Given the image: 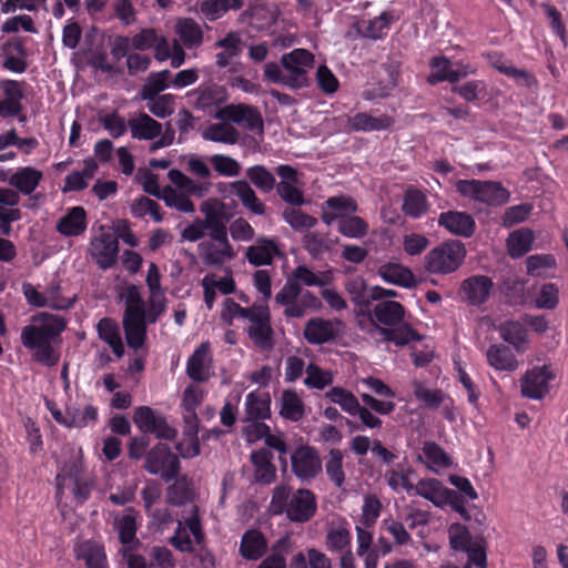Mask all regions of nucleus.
<instances>
[{"label": "nucleus", "mask_w": 568, "mask_h": 568, "mask_svg": "<svg viewBox=\"0 0 568 568\" xmlns=\"http://www.w3.org/2000/svg\"><path fill=\"white\" fill-rule=\"evenodd\" d=\"M24 81L13 79L0 80V90L3 98L0 100V116L2 119L14 118L23 111L22 100L24 99Z\"/></svg>", "instance_id": "13"}, {"label": "nucleus", "mask_w": 568, "mask_h": 568, "mask_svg": "<svg viewBox=\"0 0 568 568\" xmlns=\"http://www.w3.org/2000/svg\"><path fill=\"white\" fill-rule=\"evenodd\" d=\"M281 255L277 242L274 239L260 237L255 245L247 247L246 258L254 266L270 265L275 256Z\"/></svg>", "instance_id": "27"}, {"label": "nucleus", "mask_w": 568, "mask_h": 568, "mask_svg": "<svg viewBox=\"0 0 568 568\" xmlns=\"http://www.w3.org/2000/svg\"><path fill=\"white\" fill-rule=\"evenodd\" d=\"M395 123L393 116L388 114H379L377 116L367 112H358L353 116H348L347 126L349 131L355 132H373L388 130Z\"/></svg>", "instance_id": "22"}, {"label": "nucleus", "mask_w": 568, "mask_h": 568, "mask_svg": "<svg viewBox=\"0 0 568 568\" xmlns=\"http://www.w3.org/2000/svg\"><path fill=\"white\" fill-rule=\"evenodd\" d=\"M128 125L132 138L136 140H154L162 133V124L144 112L130 119Z\"/></svg>", "instance_id": "31"}, {"label": "nucleus", "mask_w": 568, "mask_h": 568, "mask_svg": "<svg viewBox=\"0 0 568 568\" xmlns=\"http://www.w3.org/2000/svg\"><path fill=\"white\" fill-rule=\"evenodd\" d=\"M325 397L329 402L339 405L344 412L352 416H356V412H358L361 406L357 397L352 392L339 386L331 388L325 394Z\"/></svg>", "instance_id": "52"}, {"label": "nucleus", "mask_w": 568, "mask_h": 568, "mask_svg": "<svg viewBox=\"0 0 568 568\" xmlns=\"http://www.w3.org/2000/svg\"><path fill=\"white\" fill-rule=\"evenodd\" d=\"M132 419L141 433L153 434L159 439L173 440L178 435L176 429L168 424L165 416L150 406L136 407Z\"/></svg>", "instance_id": "8"}, {"label": "nucleus", "mask_w": 568, "mask_h": 568, "mask_svg": "<svg viewBox=\"0 0 568 568\" xmlns=\"http://www.w3.org/2000/svg\"><path fill=\"white\" fill-rule=\"evenodd\" d=\"M246 420H264L271 416V397L268 394L251 392L245 397Z\"/></svg>", "instance_id": "38"}, {"label": "nucleus", "mask_w": 568, "mask_h": 568, "mask_svg": "<svg viewBox=\"0 0 568 568\" xmlns=\"http://www.w3.org/2000/svg\"><path fill=\"white\" fill-rule=\"evenodd\" d=\"M455 186L462 196L488 206H501L510 197V192L497 181L458 180Z\"/></svg>", "instance_id": "4"}, {"label": "nucleus", "mask_w": 568, "mask_h": 568, "mask_svg": "<svg viewBox=\"0 0 568 568\" xmlns=\"http://www.w3.org/2000/svg\"><path fill=\"white\" fill-rule=\"evenodd\" d=\"M337 230L345 237L362 239L368 233V224L364 219L349 214L338 221Z\"/></svg>", "instance_id": "57"}, {"label": "nucleus", "mask_w": 568, "mask_h": 568, "mask_svg": "<svg viewBox=\"0 0 568 568\" xmlns=\"http://www.w3.org/2000/svg\"><path fill=\"white\" fill-rule=\"evenodd\" d=\"M280 415L291 422H300L305 416V404L294 389H284L280 397Z\"/></svg>", "instance_id": "36"}, {"label": "nucleus", "mask_w": 568, "mask_h": 568, "mask_svg": "<svg viewBox=\"0 0 568 568\" xmlns=\"http://www.w3.org/2000/svg\"><path fill=\"white\" fill-rule=\"evenodd\" d=\"M214 118L223 122L244 123L245 128L250 131L258 130L263 132V119L261 113L257 109L243 103L227 104L220 108L215 112Z\"/></svg>", "instance_id": "11"}, {"label": "nucleus", "mask_w": 568, "mask_h": 568, "mask_svg": "<svg viewBox=\"0 0 568 568\" xmlns=\"http://www.w3.org/2000/svg\"><path fill=\"white\" fill-rule=\"evenodd\" d=\"M275 174L280 181H276L274 190L278 197L290 206H302L307 203L304 197V182L300 179V171L290 164H278L275 166Z\"/></svg>", "instance_id": "6"}, {"label": "nucleus", "mask_w": 568, "mask_h": 568, "mask_svg": "<svg viewBox=\"0 0 568 568\" xmlns=\"http://www.w3.org/2000/svg\"><path fill=\"white\" fill-rule=\"evenodd\" d=\"M172 73L170 70L153 72L148 77L146 83L141 89V99H153L160 95V92L170 87Z\"/></svg>", "instance_id": "50"}, {"label": "nucleus", "mask_w": 568, "mask_h": 568, "mask_svg": "<svg viewBox=\"0 0 568 568\" xmlns=\"http://www.w3.org/2000/svg\"><path fill=\"white\" fill-rule=\"evenodd\" d=\"M432 73L428 75L429 84H437L439 82L448 81L450 83L456 82L454 69L452 68L450 60L445 55L434 57L429 62Z\"/></svg>", "instance_id": "49"}, {"label": "nucleus", "mask_w": 568, "mask_h": 568, "mask_svg": "<svg viewBox=\"0 0 568 568\" xmlns=\"http://www.w3.org/2000/svg\"><path fill=\"white\" fill-rule=\"evenodd\" d=\"M203 138L213 142L235 144L240 139V132L230 123H214L206 129Z\"/></svg>", "instance_id": "51"}, {"label": "nucleus", "mask_w": 568, "mask_h": 568, "mask_svg": "<svg viewBox=\"0 0 568 568\" xmlns=\"http://www.w3.org/2000/svg\"><path fill=\"white\" fill-rule=\"evenodd\" d=\"M285 70L287 87L301 89L307 85V69L313 67L314 55L306 49H294L281 59Z\"/></svg>", "instance_id": "7"}, {"label": "nucleus", "mask_w": 568, "mask_h": 568, "mask_svg": "<svg viewBox=\"0 0 568 568\" xmlns=\"http://www.w3.org/2000/svg\"><path fill=\"white\" fill-rule=\"evenodd\" d=\"M484 57L491 68L497 70L499 73L514 79L517 84L526 88H532L538 84V80L532 73L509 64L503 52L488 51L484 53Z\"/></svg>", "instance_id": "15"}, {"label": "nucleus", "mask_w": 568, "mask_h": 568, "mask_svg": "<svg viewBox=\"0 0 568 568\" xmlns=\"http://www.w3.org/2000/svg\"><path fill=\"white\" fill-rule=\"evenodd\" d=\"M291 551L288 537H282L272 546V552L266 556L257 568H287L286 556Z\"/></svg>", "instance_id": "48"}, {"label": "nucleus", "mask_w": 568, "mask_h": 568, "mask_svg": "<svg viewBox=\"0 0 568 568\" xmlns=\"http://www.w3.org/2000/svg\"><path fill=\"white\" fill-rule=\"evenodd\" d=\"M267 551V540L258 529L246 530L241 538L239 552L250 561L261 559Z\"/></svg>", "instance_id": "26"}, {"label": "nucleus", "mask_w": 568, "mask_h": 568, "mask_svg": "<svg viewBox=\"0 0 568 568\" xmlns=\"http://www.w3.org/2000/svg\"><path fill=\"white\" fill-rule=\"evenodd\" d=\"M43 179L40 170L24 166L16 171L9 179V184L24 195H30L39 186Z\"/></svg>", "instance_id": "35"}, {"label": "nucleus", "mask_w": 568, "mask_h": 568, "mask_svg": "<svg viewBox=\"0 0 568 568\" xmlns=\"http://www.w3.org/2000/svg\"><path fill=\"white\" fill-rule=\"evenodd\" d=\"M393 21L394 17L392 13L384 11L378 17L363 21L358 26L357 31L363 38L372 40L383 39L387 36Z\"/></svg>", "instance_id": "39"}, {"label": "nucleus", "mask_w": 568, "mask_h": 568, "mask_svg": "<svg viewBox=\"0 0 568 568\" xmlns=\"http://www.w3.org/2000/svg\"><path fill=\"white\" fill-rule=\"evenodd\" d=\"M446 487L443 486L442 481L436 478L420 479L416 487V495L432 501L436 506L443 505V498H445Z\"/></svg>", "instance_id": "56"}, {"label": "nucleus", "mask_w": 568, "mask_h": 568, "mask_svg": "<svg viewBox=\"0 0 568 568\" xmlns=\"http://www.w3.org/2000/svg\"><path fill=\"white\" fill-rule=\"evenodd\" d=\"M248 322L250 325L246 327V334L253 345L263 352L272 351L275 346V338L268 306L263 304L258 306Z\"/></svg>", "instance_id": "9"}, {"label": "nucleus", "mask_w": 568, "mask_h": 568, "mask_svg": "<svg viewBox=\"0 0 568 568\" xmlns=\"http://www.w3.org/2000/svg\"><path fill=\"white\" fill-rule=\"evenodd\" d=\"M273 515H284L293 523L308 521L317 510L315 494L307 488H298L293 491L287 484L274 487L270 503Z\"/></svg>", "instance_id": "1"}, {"label": "nucleus", "mask_w": 568, "mask_h": 568, "mask_svg": "<svg viewBox=\"0 0 568 568\" xmlns=\"http://www.w3.org/2000/svg\"><path fill=\"white\" fill-rule=\"evenodd\" d=\"M123 317H146L145 303L135 285H130L126 290Z\"/></svg>", "instance_id": "59"}, {"label": "nucleus", "mask_w": 568, "mask_h": 568, "mask_svg": "<svg viewBox=\"0 0 568 568\" xmlns=\"http://www.w3.org/2000/svg\"><path fill=\"white\" fill-rule=\"evenodd\" d=\"M261 305L262 304H253L250 307H243L233 298H225L223 303V310L221 312V318L229 326L233 325L235 317H242L248 321Z\"/></svg>", "instance_id": "58"}, {"label": "nucleus", "mask_w": 568, "mask_h": 568, "mask_svg": "<svg viewBox=\"0 0 568 568\" xmlns=\"http://www.w3.org/2000/svg\"><path fill=\"white\" fill-rule=\"evenodd\" d=\"M301 206L286 207L283 220L296 232L310 231L317 225V219L300 210Z\"/></svg>", "instance_id": "47"}, {"label": "nucleus", "mask_w": 568, "mask_h": 568, "mask_svg": "<svg viewBox=\"0 0 568 568\" xmlns=\"http://www.w3.org/2000/svg\"><path fill=\"white\" fill-rule=\"evenodd\" d=\"M535 235L530 229H519L511 232L507 239L508 254L513 258L523 257L534 244Z\"/></svg>", "instance_id": "43"}, {"label": "nucleus", "mask_w": 568, "mask_h": 568, "mask_svg": "<svg viewBox=\"0 0 568 568\" xmlns=\"http://www.w3.org/2000/svg\"><path fill=\"white\" fill-rule=\"evenodd\" d=\"M465 257V245L458 240H449L425 255V270L430 274L447 275L457 271Z\"/></svg>", "instance_id": "3"}, {"label": "nucleus", "mask_w": 568, "mask_h": 568, "mask_svg": "<svg viewBox=\"0 0 568 568\" xmlns=\"http://www.w3.org/2000/svg\"><path fill=\"white\" fill-rule=\"evenodd\" d=\"M232 193L241 201L242 205L253 214L263 215L265 204L257 197L255 191L246 180H240L232 183Z\"/></svg>", "instance_id": "37"}, {"label": "nucleus", "mask_w": 568, "mask_h": 568, "mask_svg": "<svg viewBox=\"0 0 568 568\" xmlns=\"http://www.w3.org/2000/svg\"><path fill=\"white\" fill-rule=\"evenodd\" d=\"M494 287L493 280L486 275H473L462 282L460 291L471 306L486 303Z\"/></svg>", "instance_id": "17"}, {"label": "nucleus", "mask_w": 568, "mask_h": 568, "mask_svg": "<svg viewBox=\"0 0 568 568\" xmlns=\"http://www.w3.org/2000/svg\"><path fill=\"white\" fill-rule=\"evenodd\" d=\"M324 207H327L335 214H341L338 215V221H341L343 216L355 214L358 210L356 201L348 195L329 196L324 202Z\"/></svg>", "instance_id": "61"}, {"label": "nucleus", "mask_w": 568, "mask_h": 568, "mask_svg": "<svg viewBox=\"0 0 568 568\" xmlns=\"http://www.w3.org/2000/svg\"><path fill=\"white\" fill-rule=\"evenodd\" d=\"M372 314L383 327H393L404 321L405 307L396 301H381L374 306Z\"/></svg>", "instance_id": "28"}, {"label": "nucleus", "mask_w": 568, "mask_h": 568, "mask_svg": "<svg viewBox=\"0 0 568 568\" xmlns=\"http://www.w3.org/2000/svg\"><path fill=\"white\" fill-rule=\"evenodd\" d=\"M193 94L196 97L194 108L202 111L220 105L227 99L226 89L215 83L201 85L193 91Z\"/></svg>", "instance_id": "32"}, {"label": "nucleus", "mask_w": 568, "mask_h": 568, "mask_svg": "<svg viewBox=\"0 0 568 568\" xmlns=\"http://www.w3.org/2000/svg\"><path fill=\"white\" fill-rule=\"evenodd\" d=\"M69 427L68 428H83L98 420L99 410L93 405H87L83 409L71 405L68 406Z\"/></svg>", "instance_id": "55"}, {"label": "nucleus", "mask_w": 568, "mask_h": 568, "mask_svg": "<svg viewBox=\"0 0 568 568\" xmlns=\"http://www.w3.org/2000/svg\"><path fill=\"white\" fill-rule=\"evenodd\" d=\"M211 346L209 342L201 343L186 362V375L196 383L207 382L210 378L209 364Z\"/></svg>", "instance_id": "20"}, {"label": "nucleus", "mask_w": 568, "mask_h": 568, "mask_svg": "<svg viewBox=\"0 0 568 568\" xmlns=\"http://www.w3.org/2000/svg\"><path fill=\"white\" fill-rule=\"evenodd\" d=\"M122 326L130 348L138 351L144 346L148 334L146 317H122Z\"/></svg>", "instance_id": "33"}, {"label": "nucleus", "mask_w": 568, "mask_h": 568, "mask_svg": "<svg viewBox=\"0 0 568 568\" xmlns=\"http://www.w3.org/2000/svg\"><path fill=\"white\" fill-rule=\"evenodd\" d=\"M438 225L449 233L463 237H470L476 230L474 217L469 213L460 211L442 212L438 216Z\"/></svg>", "instance_id": "18"}, {"label": "nucleus", "mask_w": 568, "mask_h": 568, "mask_svg": "<svg viewBox=\"0 0 568 568\" xmlns=\"http://www.w3.org/2000/svg\"><path fill=\"white\" fill-rule=\"evenodd\" d=\"M306 378L304 384L308 388L324 389L333 383V376L329 372L322 369L318 365L311 363L305 368Z\"/></svg>", "instance_id": "62"}, {"label": "nucleus", "mask_w": 568, "mask_h": 568, "mask_svg": "<svg viewBox=\"0 0 568 568\" xmlns=\"http://www.w3.org/2000/svg\"><path fill=\"white\" fill-rule=\"evenodd\" d=\"M449 545L456 551H465L474 544L475 539L468 528L459 523L452 524L448 528Z\"/></svg>", "instance_id": "60"}, {"label": "nucleus", "mask_w": 568, "mask_h": 568, "mask_svg": "<svg viewBox=\"0 0 568 568\" xmlns=\"http://www.w3.org/2000/svg\"><path fill=\"white\" fill-rule=\"evenodd\" d=\"M33 324L22 328L21 341L24 347L32 349L51 344L65 329L63 317L49 313H40L32 317Z\"/></svg>", "instance_id": "2"}, {"label": "nucleus", "mask_w": 568, "mask_h": 568, "mask_svg": "<svg viewBox=\"0 0 568 568\" xmlns=\"http://www.w3.org/2000/svg\"><path fill=\"white\" fill-rule=\"evenodd\" d=\"M245 176L250 185H254L262 193H271L276 186L275 170L271 171L263 164L247 168Z\"/></svg>", "instance_id": "41"}, {"label": "nucleus", "mask_w": 568, "mask_h": 568, "mask_svg": "<svg viewBox=\"0 0 568 568\" xmlns=\"http://www.w3.org/2000/svg\"><path fill=\"white\" fill-rule=\"evenodd\" d=\"M302 285L293 277H288L284 286L276 293L275 302L284 306V316L286 318H302L303 313L297 303L302 294Z\"/></svg>", "instance_id": "19"}, {"label": "nucleus", "mask_w": 568, "mask_h": 568, "mask_svg": "<svg viewBox=\"0 0 568 568\" xmlns=\"http://www.w3.org/2000/svg\"><path fill=\"white\" fill-rule=\"evenodd\" d=\"M88 226L87 212L82 206H72L58 221L57 231L67 237L83 234Z\"/></svg>", "instance_id": "25"}, {"label": "nucleus", "mask_w": 568, "mask_h": 568, "mask_svg": "<svg viewBox=\"0 0 568 568\" xmlns=\"http://www.w3.org/2000/svg\"><path fill=\"white\" fill-rule=\"evenodd\" d=\"M498 332L500 337L511 345L517 353L524 354L528 349V329L525 323L508 320L499 325Z\"/></svg>", "instance_id": "24"}, {"label": "nucleus", "mask_w": 568, "mask_h": 568, "mask_svg": "<svg viewBox=\"0 0 568 568\" xmlns=\"http://www.w3.org/2000/svg\"><path fill=\"white\" fill-rule=\"evenodd\" d=\"M352 534L345 527L331 528L325 536V547L331 552L345 555L352 551Z\"/></svg>", "instance_id": "46"}, {"label": "nucleus", "mask_w": 568, "mask_h": 568, "mask_svg": "<svg viewBox=\"0 0 568 568\" xmlns=\"http://www.w3.org/2000/svg\"><path fill=\"white\" fill-rule=\"evenodd\" d=\"M90 253L100 268H111L118 261L119 241L111 233H101L92 239Z\"/></svg>", "instance_id": "14"}, {"label": "nucleus", "mask_w": 568, "mask_h": 568, "mask_svg": "<svg viewBox=\"0 0 568 568\" xmlns=\"http://www.w3.org/2000/svg\"><path fill=\"white\" fill-rule=\"evenodd\" d=\"M303 335L310 344L322 345L334 341L337 337V331L329 320L313 317L306 322Z\"/></svg>", "instance_id": "23"}, {"label": "nucleus", "mask_w": 568, "mask_h": 568, "mask_svg": "<svg viewBox=\"0 0 568 568\" xmlns=\"http://www.w3.org/2000/svg\"><path fill=\"white\" fill-rule=\"evenodd\" d=\"M402 210L406 216L419 219L428 210L426 194L416 187L409 186L405 191Z\"/></svg>", "instance_id": "42"}, {"label": "nucleus", "mask_w": 568, "mask_h": 568, "mask_svg": "<svg viewBox=\"0 0 568 568\" xmlns=\"http://www.w3.org/2000/svg\"><path fill=\"white\" fill-rule=\"evenodd\" d=\"M2 67L3 69L14 72L23 73L28 69L27 62V48L24 41L20 37L8 39L2 48Z\"/></svg>", "instance_id": "16"}, {"label": "nucleus", "mask_w": 568, "mask_h": 568, "mask_svg": "<svg viewBox=\"0 0 568 568\" xmlns=\"http://www.w3.org/2000/svg\"><path fill=\"white\" fill-rule=\"evenodd\" d=\"M145 101H149L148 109L156 118L165 119L174 112L175 97L173 94H160Z\"/></svg>", "instance_id": "64"}, {"label": "nucleus", "mask_w": 568, "mask_h": 568, "mask_svg": "<svg viewBox=\"0 0 568 568\" xmlns=\"http://www.w3.org/2000/svg\"><path fill=\"white\" fill-rule=\"evenodd\" d=\"M243 3L244 0H203L200 11L207 20L215 21L230 10H240Z\"/></svg>", "instance_id": "45"}, {"label": "nucleus", "mask_w": 568, "mask_h": 568, "mask_svg": "<svg viewBox=\"0 0 568 568\" xmlns=\"http://www.w3.org/2000/svg\"><path fill=\"white\" fill-rule=\"evenodd\" d=\"M176 33L187 49L196 48L203 42L202 28L192 18L180 19L176 23Z\"/></svg>", "instance_id": "44"}, {"label": "nucleus", "mask_w": 568, "mask_h": 568, "mask_svg": "<svg viewBox=\"0 0 568 568\" xmlns=\"http://www.w3.org/2000/svg\"><path fill=\"white\" fill-rule=\"evenodd\" d=\"M292 473L302 481L314 479L322 470V460L315 447L301 445L291 455Z\"/></svg>", "instance_id": "10"}, {"label": "nucleus", "mask_w": 568, "mask_h": 568, "mask_svg": "<svg viewBox=\"0 0 568 568\" xmlns=\"http://www.w3.org/2000/svg\"><path fill=\"white\" fill-rule=\"evenodd\" d=\"M144 469L152 475H160L165 483H170L179 476L181 464L171 448L160 443L146 453Z\"/></svg>", "instance_id": "5"}, {"label": "nucleus", "mask_w": 568, "mask_h": 568, "mask_svg": "<svg viewBox=\"0 0 568 568\" xmlns=\"http://www.w3.org/2000/svg\"><path fill=\"white\" fill-rule=\"evenodd\" d=\"M116 530L119 539L122 545H130L136 538V510L133 507H128L125 514L116 521Z\"/></svg>", "instance_id": "53"}, {"label": "nucleus", "mask_w": 568, "mask_h": 568, "mask_svg": "<svg viewBox=\"0 0 568 568\" xmlns=\"http://www.w3.org/2000/svg\"><path fill=\"white\" fill-rule=\"evenodd\" d=\"M78 559L85 562L87 568H109L104 546L93 540H85L75 547Z\"/></svg>", "instance_id": "29"}, {"label": "nucleus", "mask_w": 568, "mask_h": 568, "mask_svg": "<svg viewBox=\"0 0 568 568\" xmlns=\"http://www.w3.org/2000/svg\"><path fill=\"white\" fill-rule=\"evenodd\" d=\"M377 275L387 284L404 288H414L417 285L414 273L407 266L397 262H387L377 268Z\"/></svg>", "instance_id": "21"}, {"label": "nucleus", "mask_w": 568, "mask_h": 568, "mask_svg": "<svg viewBox=\"0 0 568 568\" xmlns=\"http://www.w3.org/2000/svg\"><path fill=\"white\" fill-rule=\"evenodd\" d=\"M132 214L136 217H144L150 215L155 222H162L163 215L161 213V205L148 197L141 196L132 204Z\"/></svg>", "instance_id": "63"}, {"label": "nucleus", "mask_w": 568, "mask_h": 568, "mask_svg": "<svg viewBox=\"0 0 568 568\" xmlns=\"http://www.w3.org/2000/svg\"><path fill=\"white\" fill-rule=\"evenodd\" d=\"M379 334L387 342L394 343L396 346H405L410 342H419L422 336L409 324L402 322L393 327H378Z\"/></svg>", "instance_id": "40"}, {"label": "nucleus", "mask_w": 568, "mask_h": 568, "mask_svg": "<svg viewBox=\"0 0 568 568\" xmlns=\"http://www.w3.org/2000/svg\"><path fill=\"white\" fill-rule=\"evenodd\" d=\"M488 364L496 371L514 372L518 368L519 362L510 348L505 344H493L486 352Z\"/></svg>", "instance_id": "30"}, {"label": "nucleus", "mask_w": 568, "mask_h": 568, "mask_svg": "<svg viewBox=\"0 0 568 568\" xmlns=\"http://www.w3.org/2000/svg\"><path fill=\"white\" fill-rule=\"evenodd\" d=\"M199 255L205 266L221 267L225 261L233 260L236 253L231 245V252H225L224 245L215 242H201L197 245Z\"/></svg>", "instance_id": "34"}, {"label": "nucleus", "mask_w": 568, "mask_h": 568, "mask_svg": "<svg viewBox=\"0 0 568 568\" xmlns=\"http://www.w3.org/2000/svg\"><path fill=\"white\" fill-rule=\"evenodd\" d=\"M343 452L338 448H332L325 462V471L328 479L336 486L342 487L345 483V473L343 469Z\"/></svg>", "instance_id": "54"}, {"label": "nucleus", "mask_w": 568, "mask_h": 568, "mask_svg": "<svg viewBox=\"0 0 568 568\" xmlns=\"http://www.w3.org/2000/svg\"><path fill=\"white\" fill-rule=\"evenodd\" d=\"M555 377L550 366L528 369L520 378V393L529 399H541L549 392V381Z\"/></svg>", "instance_id": "12"}]
</instances>
